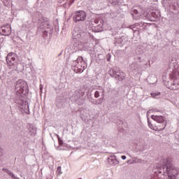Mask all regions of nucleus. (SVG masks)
<instances>
[{"label":"nucleus","mask_w":179,"mask_h":179,"mask_svg":"<svg viewBox=\"0 0 179 179\" xmlns=\"http://www.w3.org/2000/svg\"><path fill=\"white\" fill-rule=\"evenodd\" d=\"M157 170L158 173L168 177L169 179H176V176H174L176 168L170 159H162L157 166Z\"/></svg>","instance_id":"nucleus-1"},{"label":"nucleus","mask_w":179,"mask_h":179,"mask_svg":"<svg viewBox=\"0 0 179 179\" xmlns=\"http://www.w3.org/2000/svg\"><path fill=\"white\" fill-rule=\"evenodd\" d=\"M90 38V33L89 32L80 31L79 30V28H76L73 31L72 39L73 43H76V44H78V45H80V44H82V43H87Z\"/></svg>","instance_id":"nucleus-2"},{"label":"nucleus","mask_w":179,"mask_h":179,"mask_svg":"<svg viewBox=\"0 0 179 179\" xmlns=\"http://www.w3.org/2000/svg\"><path fill=\"white\" fill-rule=\"evenodd\" d=\"M27 89V83L23 80H19L15 84V93L18 100H23V97L26 96V90Z\"/></svg>","instance_id":"nucleus-3"},{"label":"nucleus","mask_w":179,"mask_h":179,"mask_svg":"<svg viewBox=\"0 0 179 179\" xmlns=\"http://www.w3.org/2000/svg\"><path fill=\"white\" fill-rule=\"evenodd\" d=\"M38 23L40 25V28L44 30V34H51L52 33V26H51V22H50V20L48 18H45L43 16V15L40 14L38 17Z\"/></svg>","instance_id":"nucleus-4"},{"label":"nucleus","mask_w":179,"mask_h":179,"mask_svg":"<svg viewBox=\"0 0 179 179\" xmlns=\"http://www.w3.org/2000/svg\"><path fill=\"white\" fill-rule=\"evenodd\" d=\"M108 73L112 78H115V79H117L120 82H122V80H124L127 76L125 73L121 71V70L117 67L112 68L108 71Z\"/></svg>","instance_id":"nucleus-5"},{"label":"nucleus","mask_w":179,"mask_h":179,"mask_svg":"<svg viewBox=\"0 0 179 179\" xmlns=\"http://www.w3.org/2000/svg\"><path fill=\"white\" fill-rule=\"evenodd\" d=\"M151 118L157 122L155 131H163L166 128V122H164V117L163 116L152 115Z\"/></svg>","instance_id":"nucleus-6"},{"label":"nucleus","mask_w":179,"mask_h":179,"mask_svg":"<svg viewBox=\"0 0 179 179\" xmlns=\"http://www.w3.org/2000/svg\"><path fill=\"white\" fill-rule=\"evenodd\" d=\"M85 96V92L81 90L80 89L78 88L75 90L74 93L73 94V100L76 101L78 106H82L83 103H79L81 97Z\"/></svg>","instance_id":"nucleus-7"},{"label":"nucleus","mask_w":179,"mask_h":179,"mask_svg":"<svg viewBox=\"0 0 179 179\" xmlns=\"http://www.w3.org/2000/svg\"><path fill=\"white\" fill-rule=\"evenodd\" d=\"M86 20V13L83 10L77 11L73 16V20L76 23L83 22Z\"/></svg>","instance_id":"nucleus-8"},{"label":"nucleus","mask_w":179,"mask_h":179,"mask_svg":"<svg viewBox=\"0 0 179 179\" xmlns=\"http://www.w3.org/2000/svg\"><path fill=\"white\" fill-rule=\"evenodd\" d=\"M92 30L95 33H100L103 30V20H94Z\"/></svg>","instance_id":"nucleus-9"},{"label":"nucleus","mask_w":179,"mask_h":179,"mask_svg":"<svg viewBox=\"0 0 179 179\" xmlns=\"http://www.w3.org/2000/svg\"><path fill=\"white\" fill-rule=\"evenodd\" d=\"M1 29L3 36H10L12 33V28H10V25L7 24L6 26H3Z\"/></svg>","instance_id":"nucleus-10"},{"label":"nucleus","mask_w":179,"mask_h":179,"mask_svg":"<svg viewBox=\"0 0 179 179\" xmlns=\"http://www.w3.org/2000/svg\"><path fill=\"white\" fill-rule=\"evenodd\" d=\"M129 68L132 72H138V71L142 68V66H141L139 63H132L129 65Z\"/></svg>","instance_id":"nucleus-11"},{"label":"nucleus","mask_w":179,"mask_h":179,"mask_svg":"<svg viewBox=\"0 0 179 179\" xmlns=\"http://www.w3.org/2000/svg\"><path fill=\"white\" fill-rule=\"evenodd\" d=\"M72 66H73V71L74 72H76V73H80L83 72V70L82 69V65L79 64L73 63Z\"/></svg>","instance_id":"nucleus-12"},{"label":"nucleus","mask_w":179,"mask_h":179,"mask_svg":"<svg viewBox=\"0 0 179 179\" xmlns=\"http://www.w3.org/2000/svg\"><path fill=\"white\" fill-rule=\"evenodd\" d=\"M131 15L135 20H139V19H141V13L136 9L133 10Z\"/></svg>","instance_id":"nucleus-13"},{"label":"nucleus","mask_w":179,"mask_h":179,"mask_svg":"<svg viewBox=\"0 0 179 179\" xmlns=\"http://www.w3.org/2000/svg\"><path fill=\"white\" fill-rule=\"evenodd\" d=\"M147 17L151 22H156V19H157V14H156L155 12H152L149 15H147Z\"/></svg>","instance_id":"nucleus-14"},{"label":"nucleus","mask_w":179,"mask_h":179,"mask_svg":"<svg viewBox=\"0 0 179 179\" xmlns=\"http://www.w3.org/2000/svg\"><path fill=\"white\" fill-rule=\"evenodd\" d=\"M15 58L14 57H12L10 55H8L6 57V62L8 64V65H13V62L15 61Z\"/></svg>","instance_id":"nucleus-15"},{"label":"nucleus","mask_w":179,"mask_h":179,"mask_svg":"<svg viewBox=\"0 0 179 179\" xmlns=\"http://www.w3.org/2000/svg\"><path fill=\"white\" fill-rule=\"evenodd\" d=\"M2 171H4V173H6L10 177H11L12 179H19V178L15 176V174L12 173L9 169L3 168Z\"/></svg>","instance_id":"nucleus-16"},{"label":"nucleus","mask_w":179,"mask_h":179,"mask_svg":"<svg viewBox=\"0 0 179 179\" xmlns=\"http://www.w3.org/2000/svg\"><path fill=\"white\" fill-rule=\"evenodd\" d=\"M108 162L110 164H113V166H117L120 162L117 160V157H113V158H108Z\"/></svg>","instance_id":"nucleus-17"},{"label":"nucleus","mask_w":179,"mask_h":179,"mask_svg":"<svg viewBox=\"0 0 179 179\" xmlns=\"http://www.w3.org/2000/svg\"><path fill=\"white\" fill-rule=\"evenodd\" d=\"M169 89H171V90H177V89H179V83H176L173 82L169 87Z\"/></svg>","instance_id":"nucleus-18"},{"label":"nucleus","mask_w":179,"mask_h":179,"mask_svg":"<svg viewBox=\"0 0 179 179\" xmlns=\"http://www.w3.org/2000/svg\"><path fill=\"white\" fill-rule=\"evenodd\" d=\"M178 71H173L171 75H170V78L171 79H172V80H177V79H178Z\"/></svg>","instance_id":"nucleus-19"},{"label":"nucleus","mask_w":179,"mask_h":179,"mask_svg":"<svg viewBox=\"0 0 179 179\" xmlns=\"http://www.w3.org/2000/svg\"><path fill=\"white\" fill-rule=\"evenodd\" d=\"M29 131L31 132V135H36L37 132V129L34 126H29Z\"/></svg>","instance_id":"nucleus-20"},{"label":"nucleus","mask_w":179,"mask_h":179,"mask_svg":"<svg viewBox=\"0 0 179 179\" xmlns=\"http://www.w3.org/2000/svg\"><path fill=\"white\" fill-rule=\"evenodd\" d=\"M83 61V57H78L76 60L73 61V64H79V62H82Z\"/></svg>","instance_id":"nucleus-21"},{"label":"nucleus","mask_w":179,"mask_h":179,"mask_svg":"<svg viewBox=\"0 0 179 179\" xmlns=\"http://www.w3.org/2000/svg\"><path fill=\"white\" fill-rule=\"evenodd\" d=\"M56 106L57 108H62V106H64V103H62V101H57L56 103Z\"/></svg>","instance_id":"nucleus-22"},{"label":"nucleus","mask_w":179,"mask_h":179,"mask_svg":"<svg viewBox=\"0 0 179 179\" xmlns=\"http://www.w3.org/2000/svg\"><path fill=\"white\" fill-rule=\"evenodd\" d=\"M159 95H160V92H152L151 93V96L154 99H157V96H159Z\"/></svg>","instance_id":"nucleus-23"},{"label":"nucleus","mask_w":179,"mask_h":179,"mask_svg":"<svg viewBox=\"0 0 179 179\" xmlns=\"http://www.w3.org/2000/svg\"><path fill=\"white\" fill-rule=\"evenodd\" d=\"M56 136L58 139L59 145H60V146L64 145V141H62L61 138H59V136L58 134H56Z\"/></svg>","instance_id":"nucleus-24"},{"label":"nucleus","mask_w":179,"mask_h":179,"mask_svg":"<svg viewBox=\"0 0 179 179\" xmlns=\"http://www.w3.org/2000/svg\"><path fill=\"white\" fill-rule=\"evenodd\" d=\"M94 97L96 99H99V97H100V92H99V91H96L94 93Z\"/></svg>","instance_id":"nucleus-25"},{"label":"nucleus","mask_w":179,"mask_h":179,"mask_svg":"<svg viewBox=\"0 0 179 179\" xmlns=\"http://www.w3.org/2000/svg\"><path fill=\"white\" fill-rule=\"evenodd\" d=\"M122 41H123L122 38H118V39L116 41V43H117V44H122Z\"/></svg>","instance_id":"nucleus-26"},{"label":"nucleus","mask_w":179,"mask_h":179,"mask_svg":"<svg viewBox=\"0 0 179 179\" xmlns=\"http://www.w3.org/2000/svg\"><path fill=\"white\" fill-rule=\"evenodd\" d=\"M148 126L151 129H154L155 131V127H153V124L150 122L148 121Z\"/></svg>","instance_id":"nucleus-27"},{"label":"nucleus","mask_w":179,"mask_h":179,"mask_svg":"<svg viewBox=\"0 0 179 179\" xmlns=\"http://www.w3.org/2000/svg\"><path fill=\"white\" fill-rule=\"evenodd\" d=\"M57 174H62V172H61V166H58L57 167Z\"/></svg>","instance_id":"nucleus-28"},{"label":"nucleus","mask_w":179,"mask_h":179,"mask_svg":"<svg viewBox=\"0 0 179 179\" xmlns=\"http://www.w3.org/2000/svg\"><path fill=\"white\" fill-rule=\"evenodd\" d=\"M1 156H3V152L2 148H0V157H1Z\"/></svg>","instance_id":"nucleus-29"},{"label":"nucleus","mask_w":179,"mask_h":179,"mask_svg":"<svg viewBox=\"0 0 179 179\" xmlns=\"http://www.w3.org/2000/svg\"><path fill=\"white\" fill-rule=\"evenodd\" d=\"M4 6H8V1H3Z\"/></svg>","instance_id":"nucleus-30"},{"label":"nucleus","mask_w":179,"mask_h":179,"mask_svg":"<svg viewBox=\"0 0 179 179\" xmlns=\"http://www.w3.org/2000/svg\"><path fill=\"white\" fill-rule=\"evenodd\" d=\"M114 157H115V155H110L108 157V159H114Z\"/></svg>","instance_id":"nucleus-31"},{"label":"nucleus","mask_w":179,"mask_h":179,"mask_svg":"<svg viewBox=\"0 0 179 179\" xmlns=\"http://www.w3.org/2000/svg\"><path fill=\"white\" fill-rule=\"evenodd\" d=\"M121 157H122V160H125V159H127V156H125V155H122Z\"/></svg>","instance_id":"nucleus-32"},{"label":"nucleus","mask_w":179,"mask_h":179,"mask_svg":"<svg viewBox=\"0 0 179 179\" xmlns=\"http://www.w3.org/2000/svg\"><path fill=\"white\" fill-rule=\"evenodd\" d=\"M40 90H41V92H42L43 91V85H40Z\"/></svg>","instance_id":"nucleus-33"},{"label":"nucleus","mask_w":179,"mask_h":179,"mask_svg":"<svg viewBox=\"0 0 179 179\" xmlns=\"http://www.w3.org/2000/svg\"><path fill=\"white\" fill-rule=\"evenodd\" d=\"M176 75H178V78L179 79V71H178V73H176Z\"/></svg>","instance_id":"nucleus-34"},{"label":"nucleus","mask_w":179,"mask_h":179,"mask_svg":"<svg viewBox=\"0 0 179 179\" xmlns=\"http://www.w3.org/2000/svg\"><path fill=\"white\" fill-rule=\"evenodd\" d=\"M107 61H108V62L110 61V57H108V58L107 59Z\"/></svg>","instance_id":"nucleus-35"},{"label":"nucleus","mask_w":179,"mask_h":179,"mask_svg":"<svg viewBox=\"0 0 179 179\" xmlns=\"http://www.w3.org/2000/svg\"><path fill=\"white\" fill-rule=\"evenodd\" d=\"M100 101H103V99H100Z\"/></svg>","instance_id":"nucleus-36"},{"label":"nucleus","mask_w":179,"mask_h":179,"mask_svg":"<svg viewBox=\"0 0 179 179\" xmlns=\"http://www.w3.org/2000/svg\"><path fill=\"white\" fill-rule=\"evenodd\" d=\"M174 9H176V6H173Z\"/></svg>","instance_id":"nucleus-37"},{"label":"nucleus","mask_w":179,"mask_h":179,"mask_svg":"<svg viewBox=\"0 0 179 179\" xmlns=\"http://www.w3.org/2000/svg\"><path fill=\"white\" fill-rule=\"evenodd\" d=\"M76 55V53H73V55Z\"/></svg>","instance_id":"nucleus-38"},{"label":"nucleus","mask_w":179,"mask_h":179,"mask_svg":"<svg viewBox=\"0 0 179 179\" xmlns=\"http://www.w3.org/2000/svg\"><path fill=\"white\" fill-rule=\"evenodd\" d=\"M177 86V85H175L174 87Z\"/></svg>","instance_id":"nucleus-39"},{"label":"nucleus","mask_w":179,"mask_h":179,"mask_svg":"<svg viewBox=\"0 0 179 179\" xmlns=\"http://www.w3.org/2000/svg\"><path fill=\"white\" fill-rule=\"evenodd\" d=\"M47 179H48V178H47Z\"/></svg>","instance_id":"nucleus-40"}]
</instances>
